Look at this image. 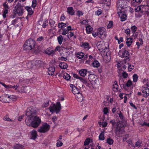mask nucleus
Segmentation results:
<instances>
[{"label": "nucleus", "mask_w": 149, "mask_h": 149, "mask_svg": "<svg viewBox=\"0 0 149 149\" xmlns=\"http://www.w3.org/2000/svg\"><path fill=\"white\" fill-rule=\"evenodd\" d=\"M27 121V120H26V125L28 126L31 125L34 128L37 127L41 122L40 119L37 116L34 117L32 121L30 120V122L29 123Z\"/></svg>", "instance_id": "f257e3e1"}, {"label": "nucleus", "mask_w": 149, "mask_h": 149, "mask_svg": "<svg viewBox=\"0 0 149 149\" xmlns=\"http://www.w3.org/2000/svg\"><path fill=\"white\" fill-rule=\"evenodd\" d=\"M61 105L60 103L59 102H57L56 104H52L49 107L50 112L52 113L56 112V113H58L61 109Z\"/></svg>", "instance_id": "f03ea898"}, {"label": "nucleus", "mask_w": 149, "mask_h": 149, "mask_svg": "<svg viewBox=\"0 0 149 149\" xmlns=\"http://www.w3.org/2000/svg\"><path fill=\"white\" fill-rule=\"evenodd\" d=\"M35 45V41L32 39H30L25 42L24 47L25 49L30 50L34 48Z\"/></svg>", "instance_id": "7ed1b4c3"}, {"label": "nucleus", "mask_w": 149, "mask_h": 149, "mask_svg": "<svg viewBox=\"0 0 149 149\" xmlns=\"http://www.w3.org/2000/svg\"><path fill=\"white\" fill-rule=\"evenodd\" d=\"M110 122L112 124L113 127L116 128L117 131L120 132V131L123 130L124 125L122 122L118 121L115 122V120H113L110 121Z\"/></svg>", "instance_id": "20e7f679"}, {"label": "nucleus", "mask_w": 149, "mask_h": 149, "mask_svg": "<svg viewBox=\"0 0 149 149\" xmlns=\"http://www.w3.org/2000/svg\"><path fill=\"white\" fill-rule=\"evenodd\" d=\"M24 12L23 7L21 6H16L13 10V13L15 15L21 16Z\"/></svg>", "instance_id": "39448f33"}, {"label": "nucleus", "mask_w": 149, "mask_h": 149, "mask_svg": "<svg viewBox=\"0 0 149 149\" xmlns=\"http://www.w3.org/2000/svg\"><path fill=\"white\" fill-rule=\"evenodd\" d=\"M50 127L48 124L45 123L38 129V130L40 133H45L49 131Z\"/></svg>", "instance_id": "423d86ee"}, {"label": "nucleus", "mask_w": 149, "mask_h": 149, "mask_svg": "<svg viewBox=\"0 0 149 149\" xmlns=\"http://www.w3.org/2000/svg\"><path fill=\"white\" fill-rule=\"evenodd\" d=\"M125 2L124 0H118L117 2V6L118 8V11H120V9L123 10L124 9L125 11L127 10V8L126 6H125Z\"/></svg>", "instance_id": "0eeeda50"}, {"label": "nucleus", "mask_w": 149, "mask_h": 149, "mask_svg": "<svg viewBox=\"0 0 149 149\" xmlns=\"http://www.w3.org/2000/svg\"><path fill=\"white\" fill-rule=\"evenodd\" d=\"M118 55L121 58H126V60L127 61L130 60L129 57V53L127 51L124 49L122 52L120 51L118 53Z\"/></svg>", "instance_id": "6e6552de"}, {"label": "nucleus", "mask_w": 149, "mask_h": 149, "mask_svg": "<svg viewBox=\"0 0 149 149\" xmlns=\"http://www.w3.org/2000/svg\"><path fill=\"white\" fill-rule=\"evenodd\" d=\"M36 113V111L34 109L33 107H30L27 108L26 115L30 117L29 118H30L31 117L33 116V114H34Z\"/></svg>", "instance_id": "1a4fd4ad"}, {"label": "nucleus", "mask_w": 149, "mask_h": 149, "mask_svg": "<svg viewBox=\"0 0 149 149\" xmlns=\"http://www.w3.org/2000/svg\"><path fill=\"white\" fill-rule=\"evenodd\" d=\"M104 28H100L98 29V33L99 37L101 39H104L107 36L106 32Z\"/></svg>", "instance_id": "9d476101"}, {"label": "nucleus", "mask_w": 149, "mask_h": 149, "mask_svg": "<svg viewBox=\"0 0 149 149\" xmlns=\"http://www.w3.org/2000/svg\"><path fill=\"white\" fill-rule=\"evenodd\" d=\"M88 79L92 83L97 84L99 83L98 79L97 78L96 76L94 74H91L89 75Z\"/></svg>", "instance_id": "9b49d317"}, {"label": "nucleus", "mask_w": 149, "mask_h": 149, "mask_svg": "<svg viewBox=\"0 0 149 149\" xmlns=\"http://www.w3.org/2000/svg\"><path fill=\"white\" fill-rule=\"evenodd\" d=\"M125 10L120 9V12H118V14L120 17L121 21H125L126 19L127 16L125 13L124 11Z\"/></svg>", "instance_id": "f8f14e48"}, {"label": "nucleus", "mask_w": 149, "mask_h": 149, "mask_svg": "<svg viewBox=\"0 0 149 149\" xmlns=\"http://www.w3.org/2000/svg\"><path fill=\"white\" fill-rule=\"evenodd\" d=\"M105 45V43L103 41H98L96 44L97 47L99 50H102L104 49L106 47Z\"/></svg>", "instance_id": "ddd939ff"}, {"label": "nucleus", "mask_w": 149, "mask_h": 149, "mask_svg": "<svg viewBox=\"0 0 149 149\" xmlns=\"http://www.w3.org/2000/svg\"><path fill=\"white\" fill-rule=\"evenodd\" d=\"M70 87L72 88V92L74 94L76 95L80 92V89L74 86V85L70 84Z\"/></svg>", "instance_id": "4468645a"}, {"label": "nucleus", "mask_w": 149, "mask_h": 149, "mask_svg": "<svg viewBox=\"0 0 149 149\" xmlns=\"http://www.w3.org/2000/svg\"><path fill=\"white\" fill-rule=\"evenodd\" d=\"M7 97L8 94H5L0 96V100L4 103L8 102Z\"/></svg>", "instance_id": "2eb2a0df"}, {"label": "nucleus", "mask_w": 149, "mask_h": 149, "mask_svg": "<svg viewBox=\"0 0 149 149\" xmlns=\"http://www.w3.org/2000/svg\"><path fill=\"white\" fill-rule=\"evenodd\" d=\"M143 96L145 97H147L149 96V89L145 88L142 89Z\"/></svg>", "instance_id": "dca6fc26"}, {"label": "nucleus", "mask_w": 149, "mask_h": 149, "mask_svg": "<svg viewBox=\"0 0 149 149\" xmlns=\"http://www.w3.org/2000/svg\"><path fill=\"white\" fill-rule=\"evenodd\" d=\"M31 139L35 140L37 136V132L35 130H33L31 132Z\"/></svg>", "instance_id": "f3484780"}, {"label": "nucleus", "mask_w": 149, "mask_h": 149, "mask_svg": "<svg viewBox=\"0 0 149 149\" xmlns=\"http://www.w3.org/2000/svg\"><path fill=\"white\" fill-rule=\"evenodd\" d=\"M75 97L76 100L79 102H81L83 99V96L80 92L76 95Z\"/></svg>", "instance_id": "a211bd4d"}, {"label": "nucleus", "mask_w": 149, "mask_h": 149, "mask_svg": "<svg viewBox=\"0 0 149 149\" xmlns=\"http://www.w3.org/2000/svg\"><path fill=\"white\" fill-rule=\"evenodd\" d=\"M76 57L78 59H81L83 58L84 56V54L82 52H78L75 53Z\"/></svg>", "instance_id": "6ab92c4d"}, {"label": "nucleus", "mask_w": 149, "mask_h": 149, "mask_svg": "<svg viewBox=\"0 0 149 149\" xmlns=\"http://www.w3.org/2000/svg\"><path fill=\"white\" fill-rule=\"evenodd\" d=\"M85 26L87 33L88 34L91 33L93 30L92 27L89 25H86Z\"/></svg>", "instance_id": "aec40b11"}, {"label": "nucleus", "mask_w": 149, "mask_h": 149, "mask_svg": "<svg viewBox=\"0 0 149 149\" xmlns=\"http://www.w3.org/2000/svg\"><path fill=\"white\" fill-rule=\"evenodd\" d=\"M25 9L28 12V15H31L33 13V11L31 7L26 6Z\"/></svg>", "instance_id": "412c9836"}, {"label": "nucleus", "mask_w": 149, "mask_h": 149, "mask_svg": "<svg viewBox=\"0 0 149 149\" xmlns=\"http://www.w3.org/2000/svg\"><path fill=\"white\" fill-rule=\"evenodd\" d=\"M87 70L86 69H82L79 71L80 75L82 77H85L86 74Z\"/></svg>", "instance_id": "4be33fe9"}, {"label": "nucleus", "mask_w": 149, "mask_h": 149, "mask_svg": "<svg viewBox=\"0 0 149 149\" xmlns=\"http://www.w3.org/2000/svg\"><path fill=\"white\" fill-rule=\"evenodd\" d=\"M55 71V68L54 66L50 67L48 69L49 74L52 75L54 73Z\"/></svg>", "instance_id": "5701e85b"}, {"label": "nucleus", "mask_w": 149, "mask_h": 149, "mask_svg": "<svg viewBox=\"0 0 149 149\" xmlns=\"http://www.w3.org/2000/svg\"><path fill=\"white\" fill-rule=\"evenodd\" d=\"M144 85L143 86V88H148L149 87V81L148 80L144 79L143 81Z\"/></svg>", "instance_id": "b1692460"}, {"label": "nucleus", "mask_w": 149, "mask_h": 149, "mask_svg": "<svg viewBox=\"0 0 149 149\" xmlns=\"http://www.w3.org/2000/svg\"><path fill=\"white\" fill-rule=\"evenodd\" d=\"M13 148L16 149H23L24 146L19 144H17L14 145Z\"/></svg>", "instance_id": "393cba45"}, {"label": "nucleus", "mask_w": 149, "mask_h": 149, "mask_svg": "<svg viewBox=\"0 0 149 149\" xmlns=\"http://www.w3.org/2000/svg\"><path fill=\"white\" fill-rule=\"evenodd\" d=\"M68 13L71 15H73L74 14V11L72 7H70L67 8Z\"/></svg>", "instance_id": "a878e982"}, {"label": "nucleus", "mask_w": 149, "mask_h": 149, "mask_svg": "<svg viewBox=\"0 0 149 149\" xmlns=\"http://www.w3.org/2000/svg\"><path fill=\"white\" fill-rule=\"evenodd\" d=\"M143 6L140 5L138 6L136 8H135V10L136 12H142L143 11Z\"/></svg>", "instance_id": "bb28decb"}, {"label": "nucleus", "mask_w": 149, "mask_h": 149, "mask_svg": "<svg viewBox=\"0 0 149 149\" xmlns=\"http://www.w3.org/2000/svg\"><path fill=\"white\" fill-rule=\"evenodd\" d=\"M59 66L62 69H65L68 67L67 64L64 62L60 63L59 65Z\"/></svg>", "instance_id": "cd10ccee"}, {"label": "nucleus", "mask_w": 149, "mask_h": 149, "mask_svg": "<svg viewBox=\"0 0 149 149\" xmlns=\"http://www.w3.org/2000/svg\"><path fill=\"white\" fill-rule=\"evenodd\" d=\"M35 64V62L34 61L33 62L31 61H29L27 63L26 65L28 68L31 69L34 66Z\"/></svg>", "instance_id": "c85d7f7f"}, {"label": "nucleus", "mask_w": 149, "mask_h": 149, "mask_svg": "<svg viewBox=\"0 0 149 149\" xmlns=\"http://www.w3.org/2000/svg\"><path fill=\"white\" fill-rule=\"evenodd\" d=\"M81 46L87 50H88L90 48L89 44L87 42L83 43Z\"/></svg>", "instance_id": "c756f323"}, {"label": "nucleus", "mask_w": 149, "mask_h": 149, "mask_svg": "<svg viewBox=\"0 0 149 149\" xmlns=\"http://www.w3.org/2000/svg\"><path fill=\"white\" fill-rule=\"evenodd\" d=\"M133 40L131 38H127L126 43L128 46H130L132 43Z\"/></svg>", "instance_id": "7c9ffc66"}, {"label": "nucleus", "mask_w": 149, "mask_h": 149, "mask_svg": "<svg viewBox=\"0 0 149 149\" xmlns=\"http://www.w3.org/2000/svg\"><path fill=\"white\" fill-rule=\"evenodd\" d=\"M92 65L94 67L97 68L100 66V64L98 61L95 60L93 62Z\"/></svg>", "instance_id": "2f4dec72"}, {"label": "nucleus", "mask_w": 149, "mask_h": 149, "mask_svg": "<svg viewBox=\"0 0 149 149\" xmlns=\"http://www.w3.org/2000/svg\"><path fill=\"white\" fill-rule=\"evenodd\" d=\"M142 1V0H133L131 2V4L132 5L135 7L136 3H139Z\"/></svg>", "instance_id": "473e14b6"}, {"label": "nucleus", "mask_w": 149, "mask_h": 149, "mask_svg": "<svg viewBox=\"0 0 149 149\" xmlns=\"http://www.w3.org/2000/svg\"><path fill=\"white\" fill-rule=\"evenodd\" d=\"M63 77V78L67 80H69L70 78V76L65 72H64Z\"/></svg>", "instance_id": "72a5a7b5"}, {"label": "nucleus", "mask_w": 149, "mask_h": 149, "mask_svg": "<svg viewBox=\"0 0 149 149\" xmlns=\"http://www.w3.org/2000/svg\"><path fill=\"white\" fill-rule=\"evenodd\" d=\"M104 131L102 132L100 134L99 138L100 140H103L105 139Z\"/></svg>", "instance_id": "f704fd0d"}, {"label": "nucleus", "mask_w": 149, "mask_h": 149, "mask_svg": "<svg viewBox=\"0 0 149 149\" xmlns=\"http://www.w3.org/2000/svg\"><path fill=\"white\" fill-rule=\"evenodd\" d=\"M45 52L48 55H50L53 53V51L52 48H49L45 51Z\"/></svg>", "instance_id": "c9c22d12"}, {"label": "nucleus", "mask_w": 149, "mask_h": 149, "mask_svg": "<svg viewBox=\"0 0 149 149\" xmlns=\"http://www.w3.org/2000/svg\"><path fill=\"white\" fill-rule=\"evenodd\" d=\"M106 141L107 143L110 145L113 144L114 142L113 140L110 137L107 138Z\"/></svg>", "instance_id": "e433bc0d"}, {"label": "nucleus", "mask_w": 149, "mask_h": 149, "mask_svg": "<svg viewBox=\"0 0 149 149\" xmlns=\"http://www.w3.org/2000/svg\"><path fill=\"white\" fill-rule=\"evenodd\" d=\"M67 26V24L63 22L60 23L58 24V26L59 28H64Z\"/></svg>", "instance_id": "4c0bfd02"}, {"label": "nucleus", "mask_w": 149, "mask_h": 149, "mask_svg": "<svg viewBox=\"0 0 149 149\" xmlns=\"http://www.w3.org/2000/svg\"><path fill=\"white\" fill-rule=\"evenodd\" d=\"M63 38V37L61 35L59 36L57 38V40L59 44L61 45L62 43Z\"/></svg>", "instance_id": "58836bf2"}, {"label": "nucleus", "mask_w": 149, "mask_h": 149, "mask_svg": "<svg viewBox=\"0 0 149 149\" xmlns=\"http://www.w3.org/2000/svg\"><path fill=\"white\" fill-rule=\"evenodd\" d=\"M104 60L106 62H108L110 60L111 58L109 56L105 55L104 56Z\"/></svg>", "instance_id": "ea45409f"}, {"label": "nucleus", "mask_w": 149, "mask_h": 149, "mask_svg": "<svg viewBox=\"0 0 149 149\" xmlns=\"http://www.w3.org/2000/svg\"><path fill=\"white\" fill-rule=\"evenodd\" d=\"M8 13V10L4 9V10L3 11V17L4 18H5L6 17V15Z\"/></svg>", "instance_id": "a19ab883"}, {"label": "nucleus", "mask_w": 149, "mask_h": 149, "mask_svg": "<svg viewBox=\"0 0 149 149\" xmlns=\"http://www.w3.org/2000/svg\"><path fill=\"white\" fill-rule=\"evenodd\" d=\"M138 79V76L136 74H134L133 76V81L134 82L137 81Z\"/></svg>", "instance_id": "79ce46f5"}, {"label": "nucleus", "mask_w": 149, "mask_h": 149, "mask_svg": "<svg viewBox=\"0 0 149 149\" xmlns=\"http://www.w3.org/2000/svg\"><path fill=\"white\" fill-rule=\"evenodd\" d=\"M79 80L83 83L85 84L86 85H87L88 83L86 79L81 77Z\"/></svg>", "instance_id": "37998d69"}, {"label": "nucleus", "mask_w": 149, "mask_h": 149, "mask_svg": "<svg viewBox=\"0 0 149 149\" xmlns=\"http://www.w3.org/2000/svg\"><path fill=\"white\" fill-rule=\"evenodd\" d=\"M49 101H47L44 102L42 105V108H45L48 107L49 105Z\"/></svg>", "instance_id": "c03bdc74"}, {"label": "nucleus", "mask_w": 149, "mask_h": 149, "mask_svg": "<svg viewBox=\"0 0 149 149\" xmlns=\"http://www.w3.org/2000/svg\"><path fill=\"white\" fill-rule=\"evenodd\" d=\"M3 120L7 121L12 122V120L10 119L8 116H5L3 118Z\"/></svg>", "instance_id": "a18cd8bd"}, {"label": "nucleus", "mask_w": 149, "mask_h": 149, "mask_svg": "<svg viewBox=\"0 0 149 149\" xmlns=\"http://www.w3.org/2000/svg\"><path fill=\"white\" fill-rule=\"evenodd\" d=\"M128 69L129 71H131L134 68V66L133 65H132L131 64H128Z\"/></svg>", "instance_id": "49530a36"}, {"label": "nucleus", "mask_w": 149, "mask_h": 149, "mask_svg": "<svg viewBox=\"0 0 149 149\" xmlns=\"http://www.w3.org/2000/svg\"><path fill=\"white\" fill-rule=\"evenodd\" d=\"M62 142L59 139H58L57 141L56 146L57 147L61 146L63 145Z\"/></svg>", "instance_id": "de8ad7c7"}, {"label": "nucleus", "mask_w": 149, "mask_h": 149, "mask_svg": "<svg viewBox=\"0 0 149 149\" xmlns=\"http://www.w3.org/2000/svg\"><path fill=\"white\" fill-rule=\"evenodd\" d=\"M131 29L132 32L134 33L137 30V28L136 26H133L131 27Z\"/></svg>", "instance_id": "09e8293b"}, {"label": "nucleus", "mask_w": 149, "mask_h": 149, "mask_svg": "<svg viewBox=\"0 0 149 149\" xmlns=\"http://www.w3.org/2000/svg\"><path fill=\"white\" fill-rule=\"evenodd\" d=\"M113 90L114 91H116L118 90V84H115L113 86Z\"/></svg>", "instance_id": "8fccbe9b"}, {"label": "nucleus", "mask_w": 149, "mask_h": 149, "mask_svg": "<svg viewBox=\"0 0 149 149\" xmlns=\"http://www.w3.org/2000/svg\"><path fill=\"white\" fill-rule=\"evenodd\" d=\"M14 97V96L13 95H8L7 99L8 100V102L13 100Z\"/></svg>", "instance_id": "3c124183"}, {"label": "nucleus", "mask_w": 149, "mask_h": 149, "mask_svg": "<svg viewBox=\"0 0 149 149\" xmlns=\"http://www.w3.org/2000/svg\"><path fill=\"white\" fill-rule=\"evenodd\" d=\"M132 84V82L130 80H129L127 81L126 84V86L128 87H130Z\"/></svg>", "instance_id": "603ef678"}, {"label": "nucleus", "mask_w": 149, "mask_h": 149, "mask_svg": "<svg viewBox=\"0 0 149 149\" xmlns=\"http://www.w3.org/2000/svg\"><path fill=\"white\" fill-rule=\"evenodd\" d=\"M90 142V139H86L84 142V145L85 146L88 145Z\"/></svg>", "instance_id": "864d4df0"}, {"label": "nucleus", "mask_w": 149, "mask_h": 149, "mask_svg": "<svg viewBox=\"0 0 149 149\" xmlns=\"http://www.w3.org/2000/svg\"><path fill=\"white\" fill-rule=\"evenodd\" d=\"M55 23V21L52 19H50L49 20V23L51 25V26H54V24Z\"/></svg>", "instance_id": "5fc2aeb1"}, {"label": "nucleus", "mask_w": 149, "mask_h": 149, "mask_svg": "<svg viewBox=\"0 0 149 149\" xmlns=\"http://www.w3.org/2000/svg\"><path fill=\"white\" fill-rule=\"evenodd\" d=\"M125 32L128 36H129L130 34V30L129 29H127L125 30Z\"/></svg>", "instance_id": "6e6d98bb"}, {"label": "nucleus", "mask_w": 149, "mask_h": 149, "mask_svg": "<svg viewBox=\"0 0 149 149\" xmlns=\"http://www.w3.org/2000/svg\"><path fill=\"white\" fill-rule=\"evenodd\" d=\"M36 5V0H33L32 1V7L34 8Z\"/></svg>", "instance_id": "4d7b16f0"}, {"label": "nucleus", "mask_w": 149, "mask_h": 149, "mask_svg": "<svg viewBox=\"0 0 149 149\" xmlns=\"http://www.w3.org/2000/svg\"><path fill=\"white\" fill-rule=\"evenodd\" d=\"M102 11L101 9H99L95 12V14L98 16L99 15L102 13Z\"/></svg>", "instance_id": "13d9d810"}, {"label": "nucleus", "mask_w": 149, "mask_h": 149, "mask_svg": "<svg viewBox=\"0 0 149 149\" xmlns=\"http://www.w3.org/2000/svg\"><path fill=\"white\" fill-rule=\"evenodd\" d=\"M113 26V22L112 21H110L107 27L108 28H111Z\"/></svg>", "instance_id": "bf43d9fd"}, {"label": "nucleus", "mask_w": 149, "mask_h": 149, "mask_svg": "<svg viewBox=\"0 0 149 149\" xmlns=\"http://www.w3.org/2000/svg\"><path fill=\"white\" fill-rule=\"evenodd\" d=\"M68 32L69 31H68L67 30V29H64L63 30V31L62 33V34L63 35H65L67 33H68Z\"/></svg>", "instance_id": "052dcab7"}, {"label": "nucleus", "mask_w": 149, "mask_h": 149, "mask_svg": "<svg viewBox=\"0 0 149 149\" xmlns=\"http://www.w3.org/2000/svg\"><path fill=\"white\" fill-rule=\"evenodd\" d=\"M3 86L6 88H13V86L12 85H6L4 84H3Z\"/></svg>", "instance_id": "680f3d73"}, {"label": "nucleus", "mask_w": 149, "mask_h": 149, "mask_svg": "<svg viewBox=\"0 0 149 149\" xmlns=\"http://www.w3.org/2000/svg\"><path fill=\"white\" fill-rule=\"evenodd\" d=\"M142 143V142L140 141H138L136 143L135 145L136 147L140 146Z\"/></svg>", "instance_id": "e2e57ef3"}, {"label": "nucleus", "mask_w": 149, "mask_h": 149, "mask_svg": "<svg viewBox=\"0 0 149 149\" xmlns=\"http://www.w3.org/2000/svg\"><path fill=\"white\" fill-rule=\"evenodd\" d=\"M103 112L104 114H107L108 112V109L107 108H104L103 110Z\"/></svg>", "instance_id": "0e129e2a"}, {"label": "nucleus", "mask_w": 149, "mask_h": 149, "mask_svg": "<svg viewBox=\"0 0 149 149\" xmlns=\"http://www.w3.org/2000/svg\"><path fill=\"white\" fill-rule=\"evenodd\" d=\"M48 25V21H45L44 22L42 25V26L43 28H45Z\"/></svg>", "instance_id": "69168bd1"}, {"label": "nucleus", "mask_w": 149, "mask_h": 149, "mask_svg": "<svg viewBox=\"0 0 149 149\" xmlns=\"http://www.w3.org/2000/svg\"><path fill=\"white\" fill-rule=\"evenodd\" d=\"M77 14L78 16L80 17L83 15V13L81 11L79 10L77 11Z\"/></svg>", "instance_id": "338daca9"}, {"label": "nucleus", "mask_w": 149, "mask_h": 149, "mask_svg": "<svg viewBox=\"0 0 149 149\" xmlns=\"http://www.w3.org/2000/svg\"><path fill=\"white\" fill-rule=\"evenodd\" d=\"M3 6L4 7V9H6L8 10L9 9V7L8 5L6 3H5L3 4Z\"/></svg>", "instance_id": "774afa93"}]
</instances>
